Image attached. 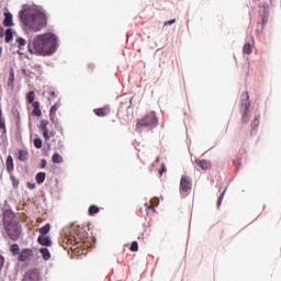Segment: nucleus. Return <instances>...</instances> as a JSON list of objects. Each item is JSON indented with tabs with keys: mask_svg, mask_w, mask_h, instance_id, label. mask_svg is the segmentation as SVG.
<instances>
[{
	"mask_svg": "<svg viewBox=\"0 0 281 281\" xmlns=\"http://www.w3.org/2000/svg\"><path fill=\"white\" fill-rule=\"evenodd\" d=\"M29 52L38 54V56H50L56 52V35L46 33L35 36L32 44H29Z\"/></svg>",
	"mask_w": 281,
	"mask_h": 281,
	"instance_id": "nucleus-1",
	"label": "nucleus"
},
{
	"mask_svg": "<svg viewBox=\"0 0 281 281\" xmlns=\"http://www.w3.org/2000/svg\"><path fill=\"white\" fill-rule=\"evenodd\" d=\"M20 19L32 32H41V30L47 27V15L43 11L24 9L20 12Z\"/></svg>",
	"mask_w": 281,
	"mask_h": 281,
	"instance_id": "nucleus-2",
	"label": "nucleus"
},
{
	"mask_svg": "<svg viewBox=\"0 0 281 281\" xmlns=\"http://www.w3.org/2000/svg\"><path fill=\"white\" fill-rule=\"evenodd\" d=\"M60 244L64 249H70L77 251V254H80V249H87L85 239L79 235H66L61 238Z\"/></svg>",
	"mask_w": 281,
	"mask_h": 281,
	"instance_id": "nucleus-3",
	"label": "nucleus"
},
{
	"mask_svg": "<svg viewBox=\"0 0 281 281\" xmlns=\"http://www.w3.org/2000/svg\"><path fill=\"white\" fill-rule=\"evenodd\" d=\"M3 227L10 240L16 241L21 238V234H23V228L21 227V224H19V222L7 224Z\"/></svg>",
	"mask_w": 281,
	"mask_h": 281,
	"instance_id": "nucleus-4",
	"label": "nucleus"
},
{
	"mask_svg": "<svg viewBox=\"0 0 281 281\" xmlns=\"http://www.w3.org/2000/svg\"><path fill=\"white\" fill-rule=\"evenodd\" d=\"M251 106V102L249 101V92L245 91L241 94V103H240V111H241V123L247 124L249 122V108Z\"/></svg>",
	"mask_w": 281,
	"mask_h": 281,
	"instance_id": "nucleus-5",
	"label": "nucleus"
},
{
	"mask_svg": "<svg viewBox=\"0 0 281 281\" xmlns=\"http://www.w3.org/2000/svg\"><path fill=\"white\" fill-rule=\"evenodd\" d=\"M150 126H157V116H155V112H150L138 120L136 123V131H139L142 127L150 128Z\"/></svg>",
	"mask_w": 281,
	"mask_h": 281,
	"instance_id": "nucleus-6",
	"label": "nucleus"
},
{
	"mask_svg": "<svg viewBox=\"0 0 281 281\" xmlns=\"http://www.w3.org/2000/svg\"><path fill=\"white\" fill-rule=\"evenodd\" d=\"M47 126H49V121L42 120L40 123V128L43 132V137H44L45 142H49L50 137L56 136V131H49V128Z\"/></svg>",
	"mask_w": 281,
	"mask_h": 281,
	"instance_id": "nucleus-7",
	"label": "nucleus"
},
{
	"mask_svg": "<svg viewBox=\"0 0 281 281\" xmlns=\"http://www.w3.org/2000/svg\"><path fill=\"white\" fill-rule=\"evenodd\" d=\"M2 216H3V226L19 222L16 221V215L10 209H4L2 212Z\"/></svg>",
	"mask_w": 281,
	"mask_h": 281,
	"instance_id": "nucleus-8",
	"label": "nucleus"
},
{
	"mask_svg": "<svg viewBox=\"0 0 281 281\" xmlns=\"http://www.w3.org/2000/svg\"><path fill=\"white\" fill-rule=\"evenodd\" d=\"M182 192H190L192 190V179L188 176H182L180 181Z\"/></svg>",
	"mask_w": 281,
	"mask_h": 281,
	"instance_id": "nucleus-9",
	"label": "nucleus"
},
{
	"mask_svg": "<svg viewBox=\"0 0 281 281\" xmlns=\"http://www.w3.org/2000/svg\"><path fill=\"white\" fill-rule=\"evenodd\" d=\"M23 281H41V274H38V270L33 269L27 271L24 274Z\"/></svg>",
	"mask_w": 281,
	"mask_h": 281,
	"instance_id": "nucleus-10",
	"label": "nucleus"
},
{
	"mask_svg": "<svg viewBox=\"0 0 281 281\" xmlns=\"http://www.w3.org/2000/svg\"><path fill=\"white\" fill-rule=\"evenodd\" d=\"M93 113L98 117H106V115H109L111 113V108L109 105H105L103 108L94 109Z\"/></svg>",
	"mask_w": 281,
	"mask_h": 281,
	"instance_id": "nucleus-11",
	"label": "nucleus"
},
{
	"mask_svg": "<svg viewBox=\"0 0 281 281\" xmlns=\"http://www.w3.org/2000/svg\"><path fill=\"white\" fill-rule=\"evenodd\" d=\"M32 255H33L32 249L24 248L19 254L18 260H19V262H25L27 260V258H30V256H32Z\"/></svg>",
	"mask_w": 281,
	"mask_h": 281,
	"instance_id": "nucleus-12",
	"label": "nucleus"
},
{
	"mask_svg": "<svg viewBox=\"0 0 281 281\" xmlns=\"http://www.w3.org/2000/svg\"><path fill=\"white\" fill-rule=\"evenodd\" d=\"M38 245H42V247H52V238L47 235H40L37 238Z\"/></svg>",
	"mask_w": 281,
	"mask_h": 281,
	"instance_id": "nucleus-13",
	"label": "nucleus"
},
{
	"mask_svg": "<svg viewBox=\"0 0 281 281\" xmlns=\"http://www.w3.org/2000/svg\"><path fill=\"white\" fill-rule=\"evenodd\" d=\"M32 104V112L31 115H33V117H41V115H43V112L41 111V102L35 101Z\"/></svg>",
	"mask_w": 281,
	"mask_h": 281,
	"instance_id": "nucleus-14",
	"label": "nucleus"
},
{
	"mask_svg": "<svg viewBox=\"0 0 281 281\" xmlns=\"http://www.w3.org/2000/svg\"><path fill=\"white\" fill-rule=\"evenodd\" d=\"M195 164L201 168V170H210V168H212V162L210 160L196 159Z\"/></svg>",
	"mask_w": 281,
	"mask_h": 281,
	"instance_id": "nucleus-15",
	"label": "nucleus"
},
{
	"mask_svg": "<svg viewBox=\"0 0 281 281\" xmlns=\"http://www.w3.org/2000/svg\"><path fill=\"white\" fill-rule=\"evenodd\" d=\"M3 25L4 27H12L14 25V22L12 21V13L4 12Z\"/></svg>",
	"mask_w": 281,
	"mask_h": 281,
	"instance_id": "nucleus-16",
	"label": "nucleus"
},
{
	"mask_svg": "<svg viewBox=\"0 0 281 281\" xmlns=\"http://www.w3.org/2000/svg\"><path fill=\"white\" fill-rule=\"evenodd\" d=\"M5 166H7V170L9 172H13V170H14V159L12 158V156H8V158L5 160Z\"/></svg>",
	"mask_w": 281,
	"mask_h": 281,
	"instance_id": "nucleus-17",
	"label": "nucleus"
},
{
	"mask_svg": "<svg viewBox=\"0 0 281 281\" xmlns=\"http://www.w3.org/2000/svg\"><path fill=\"white\" fill-rule=\"evenodd\" d=\"M4 42L5 43H10V41H12V38H14V33L12 32V29H8L4 33Z\"/></svg>",
	"mask_w": 281,
	"mask_h": 281,
	"instance_id": "nucleus-18",
	"label": "nucleus"
},
{
	"mask_svg": "<svg viewBox=\"0 0 281 281\" xmlns=\"http://www.w3.org/2000/svg\"><path fill=\"white\" fill-rule=\"evenodd\" d=\"M7 85L10 89H14V69L10 70Z\"/></svg>",
	"mask_w": 281,
	"mask_h": 281,
	"instance_id": "nucleus-19",
	"label": "nucleus"
},
{
	"mask_svg": "<svg viewBox=\"0 0 281 281\" xmlns=\"http://www.w3.org/2000/svg\"><path fill=\"white\" fill-rule=\"evenodd\" d=\"M0 131H2V134L5 135L8 133V130L5 128V120H3V112L0 108Z\"/></svg>",
	"mask_w": 281,
	"mask_h": 281,
	"instance_id": "nucleus-20",
	"label": "nucleus"
},
{
	"mask_svg": "<svg viewBox=\"0 0 281 281\" xmlns=\"http://www.w3.org/2000/svg\"><path fill=\"white\" fill-rule=\"evenodd\" d=\"M40 254L43 257V260H49L52 258V254L49 252V249H47V248H41Z\"/></svg>",
	"mask_w": 281,
	"mask_h": 281,
	"instance_id": "nucleus-21",
	"label": "nucleus"
},
{
	"mask_svg": "<svg viewBox=\"0 0 281 281\" xmlns=\"http://www.w3.org/2000/svg\"><path fill=\"white\" fill-rule=\"evenodd\" d=\"M50 229H52V225L49 224H46L45 226L40 227L38 228V233L41 234L40 236H47V233L50 232Z\"/></svg>",
	"mask_w": 281,
	"mask_h": 281,
	"instance_id": "nucleus-22",
	"label": "nucleus"
},
{
	"mask_svg": "<svg viewBox=\"0 0 281 281\" xmlns=\"http://www.w3.org/2000/svg\"><path fill=\"white\" fill-rule=\"evenodd\" d=\"M260 124V116H256L255 120L251 122V132L250 135H254L256 128H258Z\"/></svg>",
	"mask_w": 281,
	"mask_h": 281,
	"instance_id": "nucleus-23",
	"label": "nucleus"
},
{
	"mask_svg": "<svg viewBox=\"0 0 281 281\" xmlns=\"http://www.w3.org/2000/svg\"><path fill=\"white\" fill-rule=\"evenodd\" d=\"M10 251L12 256H19V254H21V248L19 247L18 244H12L10 247Z\"/></svg>",
	"mask_w": 281,
	"mask_h": 281,
	"instance_id": "nucleus-24",
	"label": "nucleus"
},
{
	"mask_svg": "<svg viewBox=\"0 0 281 281\" xmlns=\"http://www.w3.org/2000/svg\"><path fill=\"white\" fill-rule=\"evenodd\" d=\"M35 98H36V92H34V91H30L26 94V100H27L29 104H34V102H36V101H34Z\"/></svg>",
	"mask_w": 281,
	"mask_h": 281,
	"instance_id": "nucleus-25",
	"label": "nucleus"
},
{
	"mask_svg": "<svg viewBox=\"0 0 281 281\" xmlns=\"http://www.w3.org/2000/svg\"><path fill=\"white\" fill-rule=\"evenodd\" d=\"M56 111H58V104H54V105L50 108L49 117H50V121H52V122H54V120L56 119Z\"/></svg>",
	"mask_w": 281,
	"mask_h": 281,
	"instance_id": "nucleus-26",
	"label": "nucleus"
},
{
	"mask_svg": "<svg viewBox=\"0 0 281 281\" xmlns=\"http://www.w3.org/2000/svg\"><path fill=\"white\" fill-rule=\"evenodd\" d=\"M18 153H19L18 159L20 161H26L27 160V151L19 149Z\"/></svg>",
	"mask_w": 281,
	"mask_h": 281,
	"instance_id": "nucleus-27",
	"label": "nucleus"
},
{
	"mask_svg": "<svg viewBox=\"0 0 281 281\" xmlns=\"http://www.w3.org/2000/svg\"><path fill=\"white\" fill-rule=\"evenodd\" d=\"M53 164H63V156L60 154L55 153L52 157Z\"/></svg>",
	"mask_w": 281,
	"mask_h": 281,
	"instance_id": "nucleus-28",
	"label": "nucleus"
},
{
	"mask_svg": "<svg viewBox=\"0 0 281 281\" xmlns=\"http://www.w3.org/2000/svg\"><path fill=\"white\" fill-rule=\"evenodd\" d=\"M45 172H38L36 176H35V179L37 181V183H44L45 182Z\"/></svg>",
	"mask_w": 281,
	"mask_h": 281,
	"instance_id": "nucleus-29",
	"label": "nucleus"
},
{
	"mask_svg": "<svg viewBox=\"0 0 281 281\" xmlns=\"http://www.w3.org/2000/svg\"><path fill=\"white\" fill-rule=\"evenodd\" d=\"M254 52V48L251 47L250 43H246L243 48L244 54H251Z\"/></svg>",
	"mask_w": 281,
	"mask_h": 281,
	"instance_id": "nucleus-30",
	"label": "nucleus"
},
{
	"mask_svg": "<svg viewBox=\"0 0 281 281\" xmlns=\"http://www.w3.org/2000/svg\"><path fill=\"white\" fill-rule=\"evenodd\" d=\"M98 212H100V207H98L97 205H91L88 210V214L90 216H93V214H98Z\"/></svg>",
	"mask_w": 281,
	"mask_h": 281,
	"instance_id": "nucleus-31",
	"label": "nucleus"
},
{
	"mask_svg": "<svg viewBox=\"0 0 281 281\" xmlns=\"http://www.w3.org/2000/svg\"><path fill=\"white\" fill-rule=\"evenodd\" d=\"M15 42L18 43L19 49H23L26 45L25 38L23 37H18Z\"/></svg>",
	"mask_w": 281,
	"mask_h": 281,
	"instance_id": "nucleus-32",
	"label": "nucleus"
},
{
	"mask_svg": "<svg viewBox=\"0 0 281 281\" xmlns=\"http://www.w3.org/2000/svg\"><path fill=\"white\" fill-rule=\"evenodd\" d=\"M33 143H34L35 148H38V149L43 148V139L34 138Z\"/></svg>",
	"mask_w": 281,
	"mask_h": 281,
	"instance_id": "nucleus-33",
	"label": "nucleus"
},
{
	"mask_svg": "<svg viewBox=\"0 0 281 281\" xmlns=\"http://www.w3.org/2000/svg\"><path fill=\"white\" fill-rule=\"evenodd\" d=\"M227 192V190H224L222 193H221V195H220V198H218V200H217V207H221V203H223V199H225V193Z\"/></svg>",
	"mask_w": 281,
	"mask_h": 281,
	"instance_id": "nucleus-34",
	"label": "nucleus"
},
{
	"mask_svg": "<svg viewBox=\"0 0 281 281\" xmlns=\"http://www.w3.org/2000/svg\"><path fill=\"white\" fill-rule=\"evenodd\" d=\"M132 251H139V245L137 241H133L130 248Z\"/></svg>",
	"mask_w": 281,
	"mask_h": 281,
	"instance_id": "nucleus-35",
	"label": "nucleus"
},
{
	"mask_svg": "<svg viewBox=\"0 0 281 281\" xmlns=\"http://www.w3.org/2000/svg\"><path fill=\"white\" fill-rule=\"evenodd\" d=\"M3 265H5V258L0 255V271L3 269Z\"/></svg>",
	"mask_w": 281,
	"mask_h": 281,
	"instance_id": "nucleus-36",
	"label": "nucleus"
},
{
	"mask_svg": "<svg viewBox=\"0 0 281 281\" xmlns=\"http://www.w3.org/2000/svg\"><path fill=\"white\" fill-rule=\"evenodd\" d=\"M29 190H35L36 189V183L27 182L26 183Z\"/></svg>",
	"mask_w": 281,
	"mask_h": 281,
	"instance_id": "nucleus-37",
	"label": "nucleus"
},
{
	"mask_svg": "<svg viewBox=\"0 0 281 281\" xmlns=\"http://www.w3.org/2000/svg\"><path fill=\"white\" fill-rule=\"evenodd\" d=\"M175 23H177V20L172 19V20H169V21L165 22V26L166 25H175Z\"/></svg>",
	"mask_w": 281,
	"mask_h": 281,
	"instance_id": "nucleus-38",
	"label": "nucleus"
},
{
	"mask_svg": "<svg viewBox=\"0 0 281 281\" xmlns=\"http://www.w3.org/2000/svg\"><path fill=\"white\" fill-rule=\"evenodd\" d=\"M164 172H166V165H161V169L159 170V175L161 177V175H164Z\"/></svg>",
	"mask_w": 281,
	"mask_h": 281,
	"instance_id": "nucleus-39",
	"label": "nucleus"
},
{
	"mask_svg": "<svg viewBox=\"0 0 281 281\" xmlns=\"http://www.w3.org/2000/svg\"><path fill=\"white\" fill-rule=\"evenodd\" d=\"M45 166H47V160L42 159L41 160V168H45Z\"/></svg>",
	"mask_w": 281,
	"mask_h": 281,
	"instance_id": "nucleus-40",
	"label": "nucleus"
},
{
	"mask_svg": "<svg viewBox=\"0 0 281 281\" xmlns=\"http://www.w3.org/2000/svg\"><path fill=\"white\" fill-rule=\"evenodd\" d=\"M4 32H5V30H3V26L0 25V38H3Z\"/></svg>",
	"mask_w": 281,
	"mask_h": 281,
	"instance_id": "nucleus-41",
	"label": "nucleus"
},
{
	"mask_svg": "<svg viewBox=\"0 0 281 281\" xmlns=\"http://www.w3.org/2000/svg\"><path fill=\"white\" fill-rule=\"evenodd\" d=\"M268 21H269V18H268V16H263V18H262V23H263V25H267Z\"/></svg>",
	"mask_w": 281,
	"mask_h": 281,
	"instance_id": "nucleus-42",
	"label": "nucleus"
},
{
	"mask_svg": "<svg viewBox=\"0 0 281 281\" xmlns=\"http://www.w3.org/2000/svg\"><path fill=\"white\" fill-rule=\"evenodd\" d=\"M12 181H13V186H14L15 188L19 187V180L12 178Z\"/></svg>",
	"mask_w": 281,
	"mask_h": 281,
	"instance_id": "nucleus-43",
	"label": "nucleus"
},
{
	"mask_svg": "<svg viewBox=\"0 0 281 281\" xmlns=\"http://www.w3.org/2000/svg\"><path fill=\"white\" fill-rule=\"evenodd\" d=\"M147 207H148V210H151L153 212H155V206L149 205V206H147Z\"/></svg>",
	"mask_w": 281,
	"mask_h": 281,
	"instance_id": "nucleus-44",
	"label": "nucleus"
},
{
	"mask_svg": "<svg viewBox=\"0 0 281 281\" xmlns=\"http://www.w3.org/2000/svg\"><path fill=\"white\" fill-rule=\"evenodd\" d=\"M159 161H160V158L157 157L156 160H155V162H156V164H159Z\"/></svg>",
	"mask_w": 281,
	"mask_h": 281,
	"instance_id": "nucleus-45",
	"label": "nucleus"
}]
</instances>
